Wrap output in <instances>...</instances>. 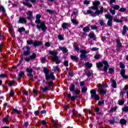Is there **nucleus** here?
I'll use <instances>...</instances> for the list:
<instances>
[{"label": "nucleus", "instance_id": "nucleus-1", "mask_svg": "<svg viewBox=\"0 0 128 128\" xmlns=\"http://www.w3.org/2000/svg\"><path fill=\"white\" fill-rule=\"evenodd\" d=\"M42 15L38 14L36 15V20H35V24H37L36 28L37 30H42L44 32H46L48 30V27L46 25V22L42 21L40 20ZM40 24V25H39Z\"/></svg>", "mask_w": 128, "mask_h": 128}, {"label": "nucleus", "instance_id": "nucleus-13", "mask_svg": "<svg viewBox=\"0 0 128 128\" xmlns=\"http://www.w3.org/2000/svg\"><path fill=\"white\" fill-rule=\"evenodd\" d=\"M18 24H26V19L24 18L20 17L19 18Z\"/></svg>", "mask_w": 128, "mask_h": 128}, {"label": "nucleus", "instance_id": "nucleus-8", "mask_svg": "<svg viewBox=\"0 0 128 128\" xmlns=\"http://www.w3.org/2000/svg\"><path fill=\"white\" fill-rule=\"evenodd\" d=\"M24 48H26V50L24 52H23V54L24 56H28V54H30V48L29 46H26V47H24Z\"/></svg>", "mask_w": 128, "mask_h": 128}, {"label": "nucleus", "instance_id": "nucleus-15", "mask_svg": "<svg viewBox=\"0 0 128 128\" xmlns=\"http://www.w3.org/2000/svg\"><path fill=\"white\" fill-rule=\"evenodd\" d=\"M116 43L117 44L118 48H122V44L120 42V39L116 40Z\"/></svg>", "mask_w": 128, "mask_h": 128}, {"label": "nucleus", "instance_id": "nucleus-29", "mask_svg": "<svg viewBox=\"0 0 128 128\" xmlns=\"http://www.w3.org/2000/svg\"><path fill=\"white\" fill-rule=\"evenodd\" d=\"M29 57L31 60H36V53H33Z\"/></svg>", "mask_w": 128, "mask_h": 128}, {"label": "nucleus", "instance_id": "nucleus-27", "mask_svg": "<svg viewBox=\"0 0 128 128\" xmlns=\"http://www.w3.org/2000/svg\"><path fill=\"white\" fill-rule=\"evenodd\" d=\"M24 71H21L18 74V80H20L22 78V76H24Z\"/></svg>", "mask_w": 128, "mask_h": 128}, {"label": "nucleus", "instance_id": "nucleus-64", "mask_svg": "<svg viewBox=\"0 0 128 128\" xmlns=\"http://www.w3.org/2000/svg\"><path fill=\"white\" fill-rule=\"evenodd\" d=\"M84 4H90V0H85L84 2Z\"/></svg>", "mask_w": 128, "mask_h": 128}, {"label": "nucleus", "instance_id": "nucleus-12", "mask_svg": "<svg viewBox=\"0 0 128 128\" xmlns=\"http://www.w3.org/2000/svg\"><path fill=\"white\" fill-rule=\"evenodd\" d=\"M80 90H78V89H76L75 90L74 92V94H76L75 97L76 98H80L78 96H80Z\"/></svg>", "mask_w": 128, "mask_h": 128}, {"label": "nucleus", "instance_id": "nucleus-63", "mask_svg": "<svg viewBox=\"0 0 128 128\" xmlns=\"http://www.w3.org/2000/svg\"><path fill=\"white\" fill-rule=\"evenodd\" d=\"M68 74L70 76V78H72L74 76V72H68Z\"/></svg>", "mask_w": 128, "mask_h": 128}, {"label": "nucleus", "instance_id": "nucleus-45", "mask_svg": "<svg viewBox=\"0 0 128 128\" xmlns=\"http://www.w3.org/2000/svg\"><path fill=\"white\" fill-rule=\"evenodd\" d=\"M50 78H51V80H56V76L54 75V72L50 74Z\"/></svg>", "mask_w": 128, "mask_h": 128}, {"label": "nucleus", "instance_id": "nucleus-30", "mask_svg": "<svg viewBox=\"0 0 128 128\" xmlns=\"http://www.w3.org/2000/svg\"><path fill=\"white\" fill-rule=\"evenodd\" d=\"M44 72L45 74H50V70H48V68L46 67H44Z\"/></svg>", "mask_w": 128, "mask_h": 128}, {"label": "nucleus", "instance_id": "nucleus-31", "mask_svg": "<svg viewBox=\"0 0 128 128\" xmlns=\"http://www.w3.org/2000/svg\"><path fill=\"white\" fill-rule=\"evenodd\" d=\"M114 72V68H108V74H112Z\"/></svg>", "mask_w": 128, "mask_h": 128}, {"label": "nucleus", "instance_id": "nucleus-57", "mask_svg": "<svg viewBox=\"0 0 128 128\" xmlns=\"http://www.w3.org/2000/svg\"><path fill=\"white\" fill-rule=\"evenodd\" d=\"M114 10H119L120 8V5H114V7H113Z\"/></svg>", "mask_w": 128, "mask_h": 128}, {"label": "nucleus", "instance_id": "nucleus-58", "mask_svg": "<svg viewBox=\"0 0 128 128\" xmlns=\"http://www.w3.org/2000/svg\"><path fill=\"white\" fill-rule=\"evenodd\" d=\"M110 14H113V15L116 14V10H114V9L113 10L112 9H110Z\"/></svg>", "mask_w": 128, "mask_h": 128}, {"label": "nucleus", "instance_id": "nucleus-11", "mask_svg": "<svg viewBox=\"0 0 128 128\" xmlns=\"http://www.w3.org/2000/svg\"><path fill=\"white\" fill-rule=\"evenodd\" d=\"M70 24L66 22H64L62 24V27L63 30H68V28H70Z\"/></svg>", "mask_w": 128, "mask_h": 128}, {"label": "nucleus", "instance_id": "nucleus-56", "mask_svg": "<svg viewBox=\"0 0 128 128\" xmlns=\"http://www.w3.org/2000/svg\"><path fill=\"white\" fill-rule=\"evenodd\" d=\"M54 86V82L53 81H50L48 84V86L49 88H52Z\"/></svg>", "mask_w": 128, "mask_h": 128}, {"label": "nucleus", "instance_id": "nucleus-39", "mask_svg": "<svg viewBox=\"0 0 128 128\" xmlns=\"http://www.w3.org/2000/svg\"><path fill=\"white\" fill-rule=\"evenodd\" d=\"M122 111L124 112H128V106H124L122 108Z\"/></svg>", "mask_w": 128, "mask_h": 128}, {"label": "nucleus", "instance_id": "nucleus-36", "mask_svg": "<svg viewBox=\"0 0 128 128\" xmlns=\"http://www.w3.org/2000/svg\"><path fill=\"white\" fill-rule=\"evenodd\" d=\"M105 18H108V20H112V15H110L108 14H105Z\"/></svg>", "mask_w": 128, "mask_h": 128}, {"label": "nucleus", "instance_id": "nucleus-38", "mask_svg": "<svg viewBox=\"0 0 128 128\" xmlns=\"http://www.w3.org/2000/svg\"><path fill=\"white\" fill-rule=\"evenodd\" d=\"M116 110H118V107L116 106L114 108H112L110 109V112H116Z\"/></svg>", "mask_w": 128, "mask_h": 128}, {"label": "nucleus", "instance_id": "nucleus-6", "mask_svg": "<svg viewBox=\"0 0 128 128\" xmlns=\"http://www.w3.org/2000/svg\"><path fill=\"white\" fill-rule=\"evenodd\" d=\"M80 52L81 54L80 55V58H84V60H86L88 56H86V54H88V52L86 50H80Z\"/></svg>", "mask_w": 128, "mask_h": 128}, {"label": "nucleus", "instance_id": "nucleus-40", "mask_svg": "<svg viewBox=\"0 0 128 128\" xmlns=\"http://www.w3.org/2000/svg\"><path fill=\"white\" fill-rule=\"evenodd\" d=\"M86 92H88V88H86V87H83L82 88V94H84V92L86 93Z\"/></svg>", "mask_w": 128, "mask_h": 128}, {"label": "nucleus", "instance_id": "nucleus-53", "mask_svg": "<svg viewBox=\"0 0 128 128\" xmlns=\"http://www.w3.org/2000/svg\"><path fill=\"white\" fill-rule=\"evenodd\" d=\"M14 82H16V81L12 80L10 82V83L8 84V85L9 86H14Z\"/></svg>", "mask_w": 128, "mask_h": 128}, {"label": "nucleus", "instance_id": "nucleus-61", "mask_svg": "<svg viewBox=\"0 0 128 128\" xmlns=\"http://www.w3.org/2000/svg\"><path fill=\"white\" fill-rule=\"evenodd\" d=\"M64 66H68V61L64 60Z\"/></svg>", "mask_w": 128, "mask_h": 128}, {"label": "nucleus", "instance_id": "nucleus-44", "mask_svg": "<svg viewBox=\"0 0 128 128\" xmlns=\"http://www.w3.org/2000/svg\"><path fill=\"white\" fill-rule=\"evenodd\" d=\"M119 12H126V8H122L119 10Z\"/></svg>", "mask_w": 128, "mask_h": 128}, {"label": "nucleus", "instance_id": "nucleus-50", "mask_svg": "<svg viewBox=\"0 0 128 128\" xmlns=\"http://www.w3.org/2000/svg\"><path fill=\"white\" fill-rule=\"evenodd\" d=\"M100 24V26H104V20H99Z\"/></svg>", "mask_w": 128, "mask_h": 128}, {"label": "nucleus", "instance_id": "nucleus-10", "mask_svg": "<svg viewBox=\"0 0 128 128\" xmlns=\"http://www.w3.org/2000/svg\"><path fill=\"white\" fill-rule=\"evenodd\" d=\"M88 36L90 39H92L94 40H96V34L94 32H91L88 34Z\"/></svg>", "mask_w": 128, "mask_h": 128}, {"label": "nucleus", "instance_id": "nucleus-51", "mask_svg": "<svg viewBox=\"0 0 128 128\" xmlns=\"http://www.w3.org/2000/svg\"><path fill=\"white\" fill-rule=\"evenodd\" d=\"M48 90H50L48 86H46L44 88L42 89L43 92H48Z\"/></svg>", "mask_w": 128, "mask_h": 128}, {"label": "nucleus", "instance_id": "nucleus-32", "mask_svg": "<svg viewBox=\"0 0 128 128\" xmlns=\"http://www.w3.org/2000/svg\"><path fill=\"white\" fill-rule=\"evenodd\" d=\"M108 68H110V65H105L104 66L103 70L104 72H108Z\"/></svg>", "mask_w": 128, "mask_h": 128}, {"label": "nucleus", "instance_id": "nucleus-2", "mask_svg": "<svg viewBox=\"0 0 128 128\" xmlns=\"http://www.w3.org/2000/svg\"><path fill=\"white\" fill-rule=\"evenodd\" d=\"M49 54L52 56V62H56V64H60L62 62V60L58 59V52L56 50H50L49 51Z\"/></svg>", "mask_w": 128, "mask_h": 128}, {"label": "nucleus", "instance_id": "nucleus-49", "mask_svg": "<svg viewBox=\"0 0 128 128\" xmlns=\"http://www.w3.org/2000/svg\"><path fill=\"white\" fill-rule=\"evenodd\" d=\"M102 64H104L105 66H110L108 64V62L107 60H102Z\"/></svg>", "mask_w": 128, "mask_h": 128}, {"label": "nucleus", "instance_id": "nucleus-26", "mask_svg": "<svg viewBox=\"0 0 128 128\" xmlns=\"http://www.w3.org/2000/svg\"><path fill=\"white\" fill-rule=\"evenodd\" d=\"M71 22L74 26H78V22L76 19H71Z\"/></svg>", "mask_w": 128, "mask_h": 128}, {"label": "nucleus", "instance_id": "nucleus-3", "mask_svg": "<svg viewBox=\"0 0 128 128\" xmlns=\"http://www.w3.org/2000/svg\"><path fill=\"white\" fill-rule=\"evenodd\" d=\"M100 2L94 1V2H93V6H91L92 10H96L95 11V14H98V16H100V14H102L100 12V11L98 10V6H100Z\"/></svg>", "mask_w": 128, "mask_h": 128}, {"label": "nucleus", "instance_id": "nucleus-4", "mask_svg": "<svg viewBox=\"0 0 128 128\" xmlns=\"http://www.w3.org/2000/svg\"><path fill=\"white\" fill-rule=\"evenodd\" d=\"M92 98H94L96 100H100V95L96 94V89H92L90 91Z\"/></svg>", "mask_w": 128, "mask_h": 128}, {"label": "nucleus", "instance_id": "nucleus-41", "mask_svg": "<svg viewBox=\"0 0 128 128\" xmlns=\"http://www.w3.org/2000/svg\"><path fill=\"white\" fill-rule=\"evenodd\" d=\"M90 28L92 30H98V26H91Z\"/></svg>", "mask_w": 128, "mask_h": 128}, {"label": "nucleus", "instance_id": "nucleus-23", "mask_svg": "<svg viewBox=\"0 0 128 128\" xmlns=\"http://www.w3.org/2000/svg\"><path fill=\"white\" fill-rule=\"evenodd\" d=\"M112 86L113 88H116V80H112Z\"/></svg>", "mask_w": 128, "mask_h": 128}, {"label": "nucleus", "instance_id": "nucleus-37", "mask_svg": "<svg viewBox=\"0 0 128 128\" xmlns=\"http://www.w3.org/2000/svg\"><path fill=\"white\" fill-rule=\"evenodd\" d=\"M114 22H117L118 24L120 22H122V20H118V18H114Z\"/></svg>", "mask_w": 128, "mask_h": 128}, {"label": "nucleus", "instance_id": "nucleus-5", "mask_svg": "<svg viewBox=\"0 0 128 128\" xmlns=\"http://www.w3.org/2000/svg\"><path fill=\"white\" fill-rule=\"evenodd\" d=\"M26 72H28L27 74V76L28 78H34V74H32V72H34V69L30 68V67L27 68H26Z\"/></svg>", "mask_w": 128, "mask_h": 128}, {"label": "nucleus", "instance_id": "nucleus-59", "mask_svg": "<svg viewBox=\"0 0 128 128\" xmlns=\"http://www.w3.org/2000/svg\"><path fill=\"white\" fill-rule=\"evenodd\" d=\"M12 112H16V114H20V111L18 109H16V108H13L12 110Z\"/></svg>", "mask_w": 128, "mask_h": 128}, {"label": "nucleus", "instance_id": "nucleus-52", "mask_svg": "<svg viewBox=\"0 0 128 128\" xmlns=\"http://www.w3.org/2000/svg\"><path fill=\"white\" fill-rule=\"evenodd\" d=\"M7 76L6 74H0V78H6Z\"/></svg>", "mask_w": 128, "mask_h": 128}, {"label": "nucleus", "instance_id": "nucleus-35", "mask_svg": "<svg viewBox=\"0 0 128 128\" xmlns=\"http://www.w3.org/2000/svg\"><path fill=\"white\" fill-rule=\"evenodd\" d=\"M101 56L100 54H98V53L96 54V55L94 56L95 60H100Z\"/></svg>", "mask_w": 128, "mask_h": 128}, {"label": "nucleus", "instance_id": "nucleus-42", "mask_svg": "<svg viewBox=\"0 0 128 128\" xmlns=\"http://www.w3.org/2000/svg\"><path fill=\"white\" fill-rule=\"evenodd\" d=\"M120 68H122V70H124V68H126V66L124 65V63H122V62H120Z\"/></svg>", "mask_w": 128, "mask_h": 128}, {"label": "nucleus", "instance_id": "nucleus-14", "mask_svg": "<svg viewBox=\"0 0 128 128\" xmlns=\"http://www.w3.org/2000/svg\"><path fill=\"white\" fill-rule=\"evenodd\" d=\"M70 58L72 60L76 62H78V57H77L76 56L71 55Z\"/></svg>", "mask_w": 128, "mask_h": 128}, {"label": "nucleus", "instance_id": "nucleus-34", "mask_svg": "<svg viewBox=\"0 0 128 128\" xmlns=\"http://www.w3.org/2000/svg\"><path fill=\"white\" fill-rule=\"evenodd\" d=\"M107 26H112V20H108L107 22Z\"/></svg>", "mask_w": 128, "mask_h": 128}, {"label": "nucleus", "instance_id": "nucleus-62", "mask_svg": "<svg viewBox=\"0 0 128 128\" xmlns=\"http://www.w3.org/2000/svg\"><path fill=\"white\" fill-rule=\"evenodd\" d=\"M98 104L99 106H102V104H104V100H102V101H98Z\"/></svg>", "mask_w": 128, "mask_h": 128}, {"label": "nucleus", "instance_id": "nucleus-16", "mask_svg": "<svg viewBox=\"0 0 128 128\" xmlns=\"http://www.w3.org/2000/svg\"><path fill=\"white\" fill-rule=\"evenodd\" d=\"M67 96L68 98H70V100H72V102H74V100H76V96H72L70 94H67Z\"/></svg>", "mask_w": 128, "mask_h": 128}, {"label": "nucleus", "instance_id": "nucleus-33", "mask_svg": "<svg viewBox=\"0 0 128 128\" xmlns=\"http://www.w3.org/2000/svg\"><path fill=\"white\" fill-rule=\"evenodd\" d=\"M118 104L119 106H124V100H122L118 101Z\"/></svg>", "mask_w": 128, "mask_h": 128}, {"label": "nucleus", "instance_id": "nucleus-46", "mask_svg": "<svg viewBox=\"0 0 128 128\" xmlns=\"http://www.w3.org/2000/svg\"><path fill=\"white\" fill-rule=\"evenodd\" d=\"M100 86L102 88H108V84H100Z\"/></svg>", "mask_w": 128, "mask_h": 128}, {"label": "nucleus", "instance_id": "nucleus-28", "mask_svg": "<svg viewBox=\"0 0 128 128\" xmlns=\"http://www.w3.org/2000/svg\"><path fill=\"white\" fill-rule=\"evenodd\" d=\"M116 120V118H113L112 120H110V124H118V121Z\"/></svg>", "mask_w": 128, "mask_h": 128}, {"label": "nucleus", "instance_id": "nucleus-55", "mask_svg": "<svg viewBox=\"0 0 128 128\" xmlns=\"http://www.w3.org/2000/svg\"><path fill=\"white\" fill-rule=\"evenodd\" d=\"M34 40H27V44H33L34 45Z\"/></svg>", "mask_w": 128, "mask_h": 128}, {"label": "nucleus", "instance_id": "nucleus-25", "mask_svg": "<svg viewBox=\"0 0 128 128\" xmlns=\"http://www.w3.org/2000/svg\"><path fill=\"white\" fill-rule=\"evenodd\" d=\"M70 92H74L76 90V86L74 84H71V87L70 88Z\"/></svg>", "mask_w": 128, "mask_h": 128}, {"label": "nucleus", "instance_id": "nucleus-60", "mask_svg": "<svg viewBox=\"0 0 128 128\" xmlns=\"http://www.w3.org/2000/svg\"><path fill=\"white\" fill-rule=\"evenodd\" d=\"M46 61L45 57H42L41 59V62L42 64H46Z\"/></svg>", "mask_w": 128, "mask_h": 128}, {"label": "nucleus", "instance_id": "nucleus-19", "mask_svg": "<svg viewBox=\"0 0 128 128\" xmlns=\"http://www.w3.org/2000/svg\"><path fill=\"white\" fill-rule=\"evenodd\" d=\"M82 30L83 32H90V28L89 26H86L83 28Z\"/></svg>", "mask_w": 128, "mask_h": 128}, {"label": "nucleus", "instance_id": "nucleus-48", "mask_svg": "<svg viewBox=\"0 0 128 128\" xmlns=\"http://www.w3.org/2000/svg\"><path fill=\"white\" fill-rule=\"evenodd\" d=\"M19 32H26V28H21L18 29Z\"/></svg>", "mask_w": 128, "mask_h": 128}, {"label": "nucleus", "instance_id": "nucleus-24", "mask_svg": "<svg viewBox=\"0 0 128 128\" xmlns=\"http://www.w3.org/2000/svg\"><path fill=\"white\" fill-rule=\"evenodd\" d=\"M85 66L87 68H90L92 66V64L87 62L85 64Z\"/></svg>", "mask_w": 128, "mask_h": 128}, {"label": "nucleus", "instance_id": "nucleus-43", "mask_svg": "<svg viewBox=\"0 0 128 128\" xmlns=\"http://www.w3.org/2000/svg\"><path fill=\"white\" fill-rule=\"evenodd\" d=\"M14 90H11L9 94V96H10V98H12V96H14Z\"/></svg>", "mask_w": 128, "mask_h": 128}, {"label": "nucleus", "instance_id": "nucleus-54", "mask_svg": "<svg viewBox=\"0 0 128 128\" xmlns=\"http://www.w3.org/2000/svg\"><path fill=\"white\" fill-rule=\"evenodd\" d=\"M45 78L46 80H49L50 79V75H48V74H45Z\"/></svg>", "mask_w": 128, "mask_h": 128}, {"label": "nucleus", "instance_id": "nucleus-7", "mask_svg": "<svg viewBox=\"0 0 128 128\" xmlns=\"http://www.w3.org/2000/svg\"><path fill=\"white\" fill-rule=\"evenodd\" d=\"M120 74L122 76V78H124V80H128V76H126V70L124 69L121 70Z\"/></svg>", "mask_w": 128, "mask_h": 128}, {"label": "nucleus", "instance_id": "nucleus-20", "mask_svg": "<svg viewBox=\"0 0 128 128\" xmlns=\"http://www.w3.org/2000/svg\"><path fill=\"white\" fill-rule=\"evenodd\" d=\"M120 124L122 126H124V124H126V120L124 118H122L120 120Z\"/></svg>", "mask_w": 128, "mask_h": 128}, {"label": "nucleus", "instance_id": "nucleus-47", "mask_svg": "<svg viewBox=\"0 0 128 128\" xmlns=\"http://www.w3.org/2000/svg\"><path fill=\"white\" fill-rule=\"evenodd\" d=\"M58 38L60 40H64V36H62L60 34L58 35Z\"/></svg>", "mask_w": 128, "mask_h": 128}, {"label": "nucleus", "instance_id": "nucleus-21", "mask_svg": "<svg viewBox=\"0 0 128 128\" xmlns=\"http://www.w3.org/2000/svg\"><path fill=\"white\" fill-rule=\"evenodd\" d=\"M60 50L63 52H68V50L66 47H59Z\"/></svg>", "mask_w": 128, "mask_h": 128}, {"label": "nucleus", "instance_id": "nucleus-17", "mask_svg": "<svg viewBox=\"0 0 128 128\" xmlns=\"http://www.w3.org/2000/svg\"><path fill=\"white\" fill-rule=\"evenodd\" d=\"M96 66L98 68H100L104 66V64L102 62H99L96 63Z\"/></svg>", "mask_w": 128, "mask_h": 128}, {"label": "nucleus", "instance_id": "nucleus-9", "mask_svg": "<svg viewBox=\"0 0 128 128\" xmlns=\"http://www.w3.org/2000/svg\"><path fill=\"white\" fill-rule=\"evenodd\" d=\"M40 46H42V41H34L33 43V46L34 48Z\"/></svg>", "mask_w": 128, "mask_h": 128}, {"label": "nucleus", "instance_id": "nucleus-22", "mask_svg": "<svg viewBox=\"0 0 128 128\" xmlns=\"http://www.w3.org/2000/svg\"><path fill=\"white\" fill-rule=\"evenodd\" d=\"M22 4L24 6H28V8H32V4L28 3V2H23Z\"/></svg>", "mask_w": 128, "mask_h": 128}, {"label": "nucleus", "instance_id": "nucleus-18", "mask_svg": "<svg viewBox=\"0 0 128 128\" xmlns=\"http://www.w3.org/2000/svg\"><path fill=\"white\" fill-rule=\"evenodd\" d=\"M8 118H10V116L8 115H6L4 118H3L2 119L3 122H10Z\"/></svg>", "mask_w": 128, "mask_h": 128}]
</instances>
